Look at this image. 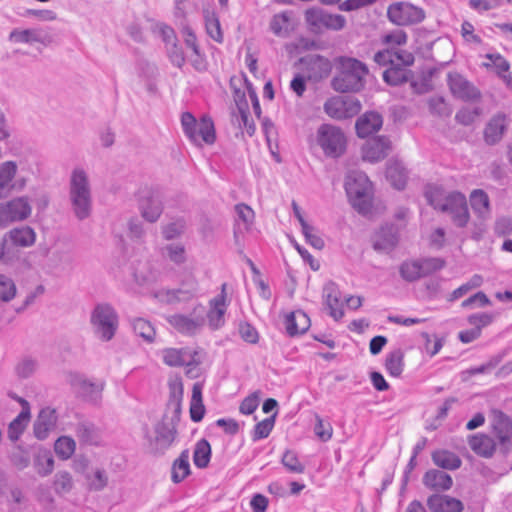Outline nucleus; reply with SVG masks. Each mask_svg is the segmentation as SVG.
<instances>
[{"label":"nucleus","instance_id":"423d86ee","mask_svg":"<svg viewBox=\"0 0 512 512\" xmlns=\"http://www.w3.org/2000/svg\"><path fill=\"white\" fill-rule=\"evenodd\" d=\"M90 323L95 336L108 342L113 339L118 329V314L109 304H97L91 312Z\"/></svg>","mask_w":512,"mask_h":512},{"label":"nucleus","instance_id":"dca6fc26","mask_svg":"<svg viewBox=\"0 0 512 512\" xmlns=\"http://www.w3.org/2000/svg\"><path fill=\"white\" fill-rule=\"evenodd\" d=\"M390 140L385 136L369 139L362 148L363 159L371 163L381 161L391 151Z\"/></svg>","mask_w":512,"mask_h":512},{"label":"nucleus","instance_id":"c9c22d12","mask_svg":"<svg viewBox=\"0 0 512 512\" xmlns=\"http://www.w3.org/2000/svg\"><path fill=\"white\" fill-rule=\"evenodd\" d=\"M79 441L86 445H99L101 437L98 429L91 423H79L75 430Z\"/></svg>","mask_w":512,"mask_h":512},{"label":"nucleus","instance_id":"20e7f679","mask_svg":"<svg viewBox=\"0 0 512 512\" xmlns=\"http://www.w3.org/2000/svg\"><path fill=\"white\" fill-rule=\"evenodd\" d=\"M345 190L352 206L361 214L371 210V182L362 172H351L345 181Z\"/></svg>","mask_w":512,"mask_h":512},{"label":"nucleus","instance_id":"052dcab7","mask_svg":"<svg viewBox=\"0 0 512 512\" xmlns=\"http://www.w3.org/2000/svg\"><path fill=\"white\" fill-rule=\"evenodd\" d=\"M314 432L320 440L326 442L332 438L333 428L329 422H325L320 416L317 415Z\"/></svg>","mask_w":512,"mask_h":512},{"label":"nucleus","instance_id":"c85d7f7f","mask_svg":"<svg viewBox=\"0 0 512 512\" xmlns=\"http://www.w3.org/2000/svg\"><path fill=\"white\" fill-rule=\"evenodd\" d=\"M470 448L478 455L490 457L495 451L494 440L486 434H475L469 437Z\"/></svg>","mask_w":512,"mask_h":512},{"label":"nucleus","instance_id":"338daca9","mask_svg":"<svg viewBox=\"0 0 512 512\" xmlns=\"http://www.w3.org/2000/svg\"><path fill=\"white\" fill-rule=\"evenodd\" d=\"M494 233L500 237L512 234V219L508 216L498 217L494 224Z\"/></svg>","mask_w":512,"mask_h":512},{"label":"nucleus","instance_id":"5701e85b","mask_svg":"<svg viewBox=\"0 0 512 512\" xmlns=\"http://www.w3.org/2000/svg\"><path fill=\"white\" fill-rule=\"evenodd\" d=\"M18 171L15 161L0 164V199L8 197L15 189L14 179Z\"/></svg>","mask_w":512,"mask_h":512},{"label":"nucleus","instance_id":"6e6d98bb","mask_svg":"<svg viewBox=\"0 0 512 512\" xmlns=\"http://www.w3.org/2000/svg\"><path fill=\"white\" fill-rule=\"evenodd\" d=\"M483 284V277L479 274L473 275L466 283L455 289L451 294V300H457L467 294L470 290L480 287Z\"/></svg>","mask_w":512,"mask_h":512},{"label":"nucleus","instance_id":"a211bd4d","mask_svg":"<svg viewBox=\"0 0 512 512\" xmlns=\"http://www.w3.org/2000/svg\"><path fill=\"white\" fill-rule=\"evenodd\" d=\"M490 424L493 433L501 443L512 437V422L510 418L499 409H492L489 414Z\"/></svg>","mask_w":512,"mask_h":512},{"label":"nucleus","instance_id":"9d476101","mask_svg":"<svg viewBox=\"0 0 512 512\" xmlns=\"http://www.w3.org/2000/svg\"><path fill=\"white\" fill-rule=\"evenodd\" d=\"M360 110V101L351 96H334L324 104L325 113L337 120L351 118Z\"/></svg>","mask_w":512,"mask_h":512},{"label":"nucleus","instance_id":"774afa93","mask_svg":"<svg viewBox=\"0 0 512 512\" xmlns=\"http://www.w3.org/2000/svg\"><path fill=\"white\" fill-rule=\"evenodd\" d=\"M407 42V35L403 30L397 29L383 36V43L401 46Z\"/></svg>","mask_w":512,"mask_h":512},{"label":"nucleus","instance_id":"603ef678","mask_svg":"<svg viewBox=\"0 0 512 512\" xmlns=\"http://www.w3.org/2000/svg\"><path fill=\"white\" fill-rule=\"evenodd\" d=\"M37 361L31 357L21 358L15 365V373L21 379L31 377L37 370Z\"/></svg>","mask_w":512,"mask_h":512},{"label":"nucleus","instance_id":"0eeeda50","mask_svg":"<svg viewBox=\"0 0 512 512\" xmlns=\"http://www.w3.org/2000/svg\"><path fill=\"white\" fill-rule=\"evenodd\" d=\"M317 143L328 157H339L346 149V137L342 130L330 124H322L317 130Z\"/></svg>","mask_w":512,"mask_h":512},{"label":"nucleus","instance_id":"bf43d9fd","mask_svg":"<svg viewBox=\"0 0 512 512\" xmlns=\"http://www.w3.org/2000/svg\"><path fill=\"white\" fill-rule=\"evenodd\" d=\"M429 110L432 114L447 117L450 116L452 110L442 97H432L428 101Z\"/></svg>","mask_w":512,"mask_h":512},{"label":"nucleus","instance_id":"09e8293b","mask_svg":"<svg viewBox=\"0 0 512 512\" xmlns=\"http://www.w3.org/2000/svg\"><path fill=\"white\" fill-rule=\"evenodd\" d=\"M31 416H27V412H20L18 416L9 424L8 436L12 441L19 439L24 432Z\"/></svg>","mask_w":512,"mask_h":512},{"label":"nucleus","instance_id":"13d9d810","mask_svg":"<svg viewBox=\"0 0 512 512\" xmlns=\"http://www.w3.org/2000/svg\"><path fill=\"white\" fill-rule=\"evenodd\" d=\"M16 295L14 281L6 275L0 274V301L8 302Z\"/></svg>","mask_w":512,"mask_h":512},{"label":"nucleus","instance_id":"72a5a7b5","mask_svg":"<svg viewBox=\"0 0 512 512\" xmlns=\"http://www.w3.org/2000/svg\"><path fill=\"white\" fill-rule=\"evenodd\" d=\"M6 202L11 210V214L15 222L26 220L31 215L32 207L30 205L28 197H15Z\"/></svg>","mask_w":512,"mask_h":512},{"label":"nucleus","instance_id":"5fc2aeb1","mask_svg":"<svg viewBox=\"0 0 512 512\" xmlns=\"http://www.w3.org/2000/svg\"><path fill=\"white\" fill-rule=\"evenodd\" d=\"M276 415L277 412H275V414L272 415L271 417L266 418L255 425L254 430L252 432L253 441H258L269 436L274 427Z\"/></svg>","mask_w":512,"mask_h":512},{"label":"nucleus","instance_id":"7c9ffc66","mask_svg":"<svg viewBox=\"0 0 512 512\" xmlns=\"http://www.w3.org/2000/svg\"><path fill=\"white\" fill-rule=\"evenodd\" d=\"M14 246L29 247L34 244L36 235L29 226L12 229L5 236Z\"/></svg>","mask_w":512,"mask_h":512},{"label":"nucleus","instance_id":"f704fd0d","mask_svg":"<svg viewBox=\"0 0 512 512\" xmlns=\"http://www.w3.org/2000/svg\"><path fill=\"white\" fill-rule=\"evenodd\" d=\"M398 242L397 234L393 227L382 228L375 236L373 247L375 250L388 251Z\"/></svg>","mask_w":512,"mask_h":512},{"label":"nucleus","instance_id":"ddd939ff","mask_svg":"<svg viewBox=\"0 0 512 512\" xmlns=\"http://www.w3.org/2000/svg\"><path fill=\"white\" fill-rule=\"evenodd\" d=\"M447 83L452 95L463 101H473L481 96L480 91L458 72H449Z\"/></svg>","mask_w":512,"mask_h":512},{"label":"nucleus","instance_id":"1a4fd4ad","mask_svg":"<svg viewBox=\"0 0 512 512\" xmlns=\"http://www.w3.org/2000/svg\"><path fill=\"white\" fill-rule=\"evenodd\" d=\"M387 16L391 22L404 26L422 22L425 12L422 8L409 2H396L389 5Z\"/></svg>","mask_w":512,"mask_h":512},{"label":"nucleus","instance_id":"680f3d73","mask_svg":"<svg viewBox=\"0 0 512 512\" xmlns=\"http://www.w3.org/2000/svg\"><path fill=\"white\" fill-rule=\"evenodd\" d=\"M302 233L306 241L316 249H322L324 247V240L316 233L313 226L306 223L301 226Z\"/></svg>","mask_w":512,"mask_h":512},{"label":"nucleus","instance_id":"58836bf2","mask_svg":"<svg viewBox=\"0 0 512 512\" xmlns=\"http://www.w3.org/2000/svg\"><path fill=\"white\" fill-rule=\"evenodd\" d=\"M190 474L189 453L182 451L172 465L171 478L174 483L182 482Z\"/></svg>","mask_w":512,"mask_h":512},{"label":"nucleus","instance_id":"49530a36","mask_svg":"<svg viewBox=\"0 0 512 512\" xmlns=\"http://www.w3.org/2000/svg\"><path fill=\"white\" fill-rule=\"evenodd\" d=\"M75 449L76 443L69 436L59 437L54 444L55 453L63 460L69 459L74 454Z\"/></svg>","mask_w":512,"mask_h":512},{"label":"nucleus","instance_id":"2f4dec72","mask_svg":"<svg viewBox=\"0 0 512 512\" xmlns=\"http://www.w3.org/2000/svg\"><path fill=\"white\" fill-rule=\"evenodd\" d=\"M407 171L403 164L398 161H390L386 169V178L398 190L405 187L407 181Z\"/></svg>","mask_w":512,"mask_h":512},{"label":"nucleus","instance_id":"f03ea898","mask_svg":"<svg viewBox=\"0 0 512 512\" xmlns=\"http://www.w3.org/2000/svg\"><path fill=\"white\" fill-rule=\"evenodd\" d=\"M338 73L332 79V88L341 93L359 92L366 83L369 69L362 61L341 56L337 59Z\"/></svg>","mask_w":512,"mask_h":512},{"label":"nucleus","instance_id":"c756f323","mask_svg":"<svg viewBox=\"0 0 512 512\" xmlns=\"http://www.w3.org/2000/svg\"><path fill=\"white\" fill-rule=\"evenodd\" d=\"M160 255L177 266L187 261V253L184 244L180 242L169 243L159 249Z\"/></svg>","mask_w":512,"mask_h":512},{"label":"nucleus","instance_id":"39448f33","mask_svg":"<svg viewBox=\"0 0 512 512\" xmlns=\"http://www.w3.org/2000/svg\"><path fill=\"white\" fill-rule=\"evenodd\" d=\"M181 125L186 137L197 146H202L203 143L211 145L216 140L214 123L207 116L197 121L190 112H184L181 115Z\"/></svg>","mask_w":512,"mask_h":512},{"label":"nucleus","instance_id":"0e129e2a","mask_svg":"<svg viewBox=\"0 0 512 512\" xmlns=\"http://www.w3.org/2000/svg\"><path fill=\"white\" fill-rule=\"evenodd\" d=\"M493 320V314L487 312L472 314L467 319L470 325L474 326V328H478L479 332H481L482 328L490 325Z\"/></svg>","mask_w":512,"mask_h":512},{"label":"nucleus","instance_id":"4d7b16f0","mask_svg":"<svg viewBox=\"0 0 512 512\" xmlns=\"http://www.w3.org/2000/svg\"><path fill=\"white\" fill-rule=\"evenodd\" d=\"M421 268L422 277H426L436 271L441 270L445 266V261L442 258L431 257L418 260Z\"/></svg>","mask_w":512,"mask_h":512},{"label":"nucleus","instance_id":"4c0bfd02","mask_svg":"<svg viewBox=\"0 0 512 512\" xmlns=\"http://www.w3.org/2000/svg\"><path fill=\"white\" fill-rule=\"evenodd\" d=\"M33 467L41 477L50 475L54 469V459L50 451H39L34 456Z\"/></svg>","mask_w":512,"mask_h":512},{"label":"nucleus","instance_id":"bb28decb","mask_svg":"<svg viewBox=\"0 0 512 512\" xmlns=\"http://www.w3.org/2000/svg\"><path fill=\"white\" fill-rule=\"evenodd\" d=\"M284 324L288 335L295 336L303 334L309 329L310 319L305 312L298 310L287 314Z\"/></svg>","mask_w":512,"mask_h":512},{"label":"nucleus","instance_id":"b1692460","mask_svg":"<svg viewBox=\"0 0 512 512\" xmlns=\"http://www.w3.org/2000/svg\"><path fill=\"white\" fill-rule=\"evenodd\" d=\"M425 487L435 491H447L453 485L452 477L444 471L437 469L428 470L423 476Z\"/></svg>","mask_w":512,"mask_h":512},{"label":"nucleus","instance_id":"37998d69","mask_svg":"<svg viewBox=\"0 0 512 512\" xmlns=\"http://www.w3.org/2000/svg\"><path fill=\"white\" fill-rule=\"evenodd\" d=\"M270 29L276 36H288L290 32V13L285 11L275 14L271 19Z\"/></svg>","mask_w":512,"mask_h":512},{"label":"nucleus","instance_id":"3c124183","mask_svg":"<svg viewBox=\"0 0 512 512\" xmlns=\"http://www.w3.org/2000/svg\"><path fill=\"white\" fill-rule=\"evenodd\" d=\"M399 272L401 277L408 282H413L422 278L418 260L403 262L399 268Z\"/></svg>","mask_w":512,"mask_h":512},{"label":"nucleus","instance_id":"4468645a","mask_svg":"<svg viewBox=\"0 0 512 512\" xmlns=\"http://www.w3.org/2000/svg\"><path fill=\"white\" fill-rule=\"evenodd\" d=\"M58 423V413L50 406L40 410L33 425L34 435L39 440H45L49 434L55 431Z\"/></svg>","mask_w":512,"mask_h":512},{"label":"nucleus","instance_id":"473e14b6","mask_svg":"<svg viewBox=\"0 0 512 512\" xmlns=\"http://www.w3.org/2000/svg\"><path fill=\"white\" fill-rule=\"evenodd\" d=\"M433 463L443 469L456 470L461 466V459L453 452L439 449L432 453Z\"/></svg>","mask_w":512,"mask_h":512},{"label":"nucleus","instance_id":"8fccbe9b","mask_svg":"<svg viewBox=\"0 0 512 512\" xmlns=\"http://www.w3.org/2000/svg\"><path fill=\"white\" fill-rule=\"evenodd\" d=\"M205 26L208 35L218 43L223 41V33L219 18L215 13L207 12L205 15Z\"/></svg>","mask_w":512,"mask_h":512},{"label":"nucleus","instance_id":"4be33fe9","mask_svg":"<svg viewBox=\"0 0 512 512\" xmlns=\"http://www.w3.org/2000/svg\"><path fill=\"white\" fill-rule=\"evenodd\" d=\"M152 297L161 304L173 305L188 302L197 296L179 287L177 289L161 288L155 290L152 292Z\"/></svg>","mask_w":512,"mask_h":512},{"label":"nucleus","instance_id":"f257e3e1","mask_svg":"<svg viewBox=\"0 0 512 512\" xmlns=\"http://www.w3.org/2000/svg\"><path fill=\"white\" fill-rule=\"evenodd\" d=\"M426 199L435 209L451 215L453 223L463 228L470 219L467 200L464 194L454 191L445 193L441 187H430L425 193Z\"/></svg>","mask_w":512,"mask_h":512},{"label":"nucleus","instance_id":"393cba45","mask_svg":"<svg viewBox=\"0 0 512 512\" xmlns=\"http://www.w3.org/2000/svg\"><path fill=\"white\" fill-rule=\"evenodd\" d=\"M507 121L506 115L499 113L492 117L487 123L484 130V140L489 145L498 143L506 130Z\"/></svg>","mask_w":512,"mask_h":512},{"label":"nucleus","instance_id":"e433bc0d","mask_svg":"<svg viewBox=\"0 0 512 512\" xmlns=\"http://www.w3.org/2000/svg\"><path fill=\"white\" fill-rule=\"evenodd\" d=\"M470 204L473 211L479 217H486L490 212V200L488 194L484 190H473L470 195Z\"/></svg>","mask_w":512,"mask_h":512},{"label":"nucleus","instance_id":"6e6552de","mask_svg":"<svg viewBox=\"0 0 512 512\" xmlns=\"http://www.w3.org/2000/svg\"><path fill=\"white\" fill-rule=\"evenodd\" d=\"M305 20L310 30L318 33L323 30L339 31L345 27L346 19L340 14H332L321 8H310L305 12Z\"/></svg>","mask_w":512,"mask_h":512},{"label":"nucleus","instance_id":"79ce46f5","mask_svg":"<svg viewBox=\"0 0 512 512\" xmlns=\"http://www.w3.org/2000/svg\"><path fill=\"white\" fill-rule=\"evenodd\" d=\"M410 71L402 66L392 65L384 71L383 79L392 86H397L408 81Z\"/></svg>","mask_w":512,"mask_h":512},{"label":"nucleus","instance_id":"7ed1b4c3","mask_svg":"<svg viewBox=\"0 0 512 512\" xmlns=\"http://www.w3.org/2000/svg\"><path fill=\"white\" fill-rule=\"evenodd\" d=\"M68 196L74 216L87 219L92 211V188L88 173L81 167L71 171Z\"/></svg>","mask_w":512,"mask_h":512},{"label":"nucleus","instance_id":"e2e57ef3","mask_svg":"<svg viewBox=\"0 0 512 512\" xmlns=\"http://www.w3.org/2000/svg\"><path fill=\"white\" fill-rule=\"evenodd\" d=\"M480 113L479 108H462L456 113L455 120L462 125L468 126L476 120Z\"/></svg>","mask_w":512,"mask_h":512},{"label":"nucleus","instance_id":"a18cd8bd","mask_svg":"<svg viewBox=\"0 0 512 512\" xmlns=\"http://www.w3.org/2000/svg\"><path fill=\"white\" fill-rule=\"evenodd\" d=\"M134 333L143 338L146 342L151 343L155 338V328L144 318H136L132 322Z\"/></svg>","mask_w":512,"mask_h":512},{"label":"nucleus","instance_id":"a878e982","mask_svg":"<svg viewBox=\"0 0 512 512\" xmlns=\"http://www.w3.org/2000/svg\"><path fill=\"white\" fill-rule=\"evenodd\" d=\"M323 297L325 304L330 310L331 317L335 320L341 319L344 316V311L342 308L341 294L336 284H326L323 289Z\"/></svg>","mask_w":512,"mask_h":512},{"label":"nucleus","instance_id":"de8ad7c7","mask_svg":"<svg viewBox=\"0 0 512 512\" xmlns=\"http://www.w3.org/2000/svg\"><path fill=\"white\" fill-rule=\"evenodd\" d=\"M281 463L291 473L302 474L305 471V465L299 460L297 453L293 450H286L284 452Z\"/></svg>","mask_w":512,"mask_h":512},{"label":"nucleus","instance_id":"69168bd1","mask_svg":"<svg viewBox=\"0 0 512 512\" xmlns=\"http://www.w3.org/2000/svg\"><path fill=\"white\" fill-rule=\"evenodd\" d=\"M235 211L237 214V218L239 221H242L244 228L248 229V227L252 224L254 219V211L246 204H237L235 206Z\"/></svg>","mask_w":512,"mask_h":512},{"label":"nucleus","instance_id":"864d4df0","mask_svg":"<svg viewBox=\"0 0 512 512\" xmlns=\"http://www.w3.org/2000/svg\"><path fill=\"white\" fill-rule=\"evenodd\" d=\"M54 489L57 494L68 493L73 488V479L69 472L59 471L54 476Z\"/></svg>","mask_w":512,"mask_h":512},{"label":"nucleus","instance_id":"c03bdc74","mask_svg":"<svg viewBox=\"0 0 512 512\" xmlns=\"http://www.w3.org/2000/svg\"><path fill=\"white\" fill-rule=\"evenodd\" d=\"M186 230V222L183 218L175 219L161 226V233L165 240L171 241L180 238Z\"/></svg>","mask_w":512,"mask_h":512},{"label":"nucleus","instance_id":"cd10ccee","mask_svg":"<svg viewBox=\"0 0 512 512\" xmlns=\"http://www.w3.org/2000/svg\"><path fill=\"white\" fill-rule=\"evenodd\" d=\"M168 322L177 331L183 334H193L203 325L202 318H191L183 314L170 316Z\"/></svg>","mask_w":512,"mask_h":512},{"label":"nucleus","instance_id":"412c9836","mask_svg":"<svg viewBox=\"0 0 512 512\" xmlns=\"http://www.w3.org/2000/svg\"><path fill=\"white\" fill-rule=\"evenodd\" d=\"M427 506L431 512H462L463 503L451 496L433 494L427 499Z\"/></svg>","mask_w":512,"mask_h":512},{"label":"nucleus","instance_id":"f3484780","mask_svg":"<svg viewBox=\"0 0 512 512\" xmlns=\"http://www.w3.org/2000/svg\"><path fill=\"white\" fill-rule=\"evenodd\" d=\"M9 40L14 43L48 45L52 42V37L43 28L14 29L9 35Z\"/></svg>","mask_w":512,"mask_h":512},{"label":"nucleus","instance_id":"f8f14e48","mask_svg":"<svg viewBox=\"0 0 512 512\" xmlns=\"http://www.w3.org/2000/svg\"><path fill=\"white\" fill-rule=\"evenodd\" d=\"M226 289L227 284L223 283L220 293L209 301L207 320L209 327L213 330H217L225 324V314L229 305Z\"/></svg>","mask_w":512,"mask_h":512},{"label":"nucleus","instance_id":"6ab92c4d","mask_svg":"<svg viewBox=\"0 0 512 512\" xmlns=\"http://www.w3.org/2000/svg\"><path fill=\"white\" fill-rule=\"evenodd\" d=\"M163 362L170 367L192 366L195 356L187 348H165L160 351Z\"/></svg>","mask_w":512,"mask_h":512},{"label":"nucleus","instance_id":"aec40b11","mask_svg":"<svg viewBox=\"0 0 512 512\" xmlns=\"http://www.w3.org/2000/svg\"><path fill=\"white\" fill-rule=\"evenodd\" d=\"M383 125L382 116L374 111L361 115L355 124L356 133L360 138H366L379 131Z\"/></svg>","mask_w":512,"mask_h":512},{"label":"nucleus","instance_id":"2eb2a0df","mask_svg":"<svg viewBox=\"0 0 512 512\" xmlns=\"http://www.w3.org/2000/svg\"><path fill=\"white\" fill-rule=\"evenodd\" d=\"M139 210L141 216L148 222H156L163 212L161 197L152 191H144L139 199Z\"/></svg>","mask_w":512,"mask_h":512},{"label":"nucleus","instance_id":"ea45409f","mask_svg":"<svg viewBox=\"0 0 512 512\" xmlns=\"http://www.w3.org/2000/svg\"><path fill=\"white\" fill-rule=\"evenodd\" d=\"M211 458V446L206 439L199 440L194 449L193 461L196 467L206 468Z\"/></svg>","mask_w":512,"mask_h":512},{"label":"nucleus","instance_id":"9b49d317","mask_svg":"<svg viewBox=\"0 0 512 512\" xmlns=\"http://www.w3.org/2000/svg\"><path fill=\"white\" fill-rule=\"evenodd\" d=\"M154 433V437L148 438L149 451L154 455L164 454L172 445L175 439L176 430L169 423L159 422L155 425Z\"/></svg>","mask_w":512,"mask_h":512},{"label":"nucleus","instance_id":"a19ab883","mask_svg":"<svg viewBox=\"0 0 512 512\" xmlns=\"http://www.w3.org/2000/svg\"><path fill=\"white\" fill-rule=\"evenodd\" d=\"M404 353L401 349L390 352L385 360V368L390 376L398 377L403 372Z\"/></svg>","mask_w":512,"mask_h":512}]
</instances>
